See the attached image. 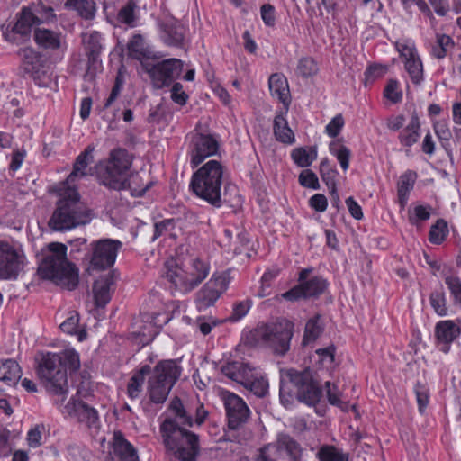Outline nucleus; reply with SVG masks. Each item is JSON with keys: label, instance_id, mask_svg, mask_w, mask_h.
<instances>
[{"label": "nucleus", "instance_id": "obj_20", "mask_svg": "<svg viewBox=\"0 0 461 461\" xmlns=\"http://www.w3.org/2000/svg\"><path fill=\"white\" fill-rule=\"evenodd\" d=\"M166 269L165 276L175 292L185 294L196 287L189 272L177 266L174 260L166 263Z\"/></svg>", "mask_w": 461, "mask_h": 461}, {"label": "nucleus", "instance_id": "obj_32", "mask_svg": "<svg viewBox=\"0 0 461 461\" xmlns=\"http://www.w3.org/2000/svg\"><path fill=\"white\" fill-rule=\"evenodd\" d=\"M417 174L413 171H407L400 176L397 185V194L401 206L405 207L410 192L413 189Z\"/></svg>", "mask_w": 461, "mask_h": 461}, {"label": "nucleus", "instance_id": "obj_36", "mask_svg": "<svg viewBox=\"0 0 461 461\" xmlns=\"http://www.w3.org/2000/svg\"><path fill=\"white\" fill-rule=\"evenodd\" d=\"M278 449L285 450L291 457L292 461H300L303 449L300 445L289 435L281 434L278 436L277 446Z\"/></svg>", "mask_w": 461, "mask_h": 461}, {"label": "nucleus", "instance_id": "obj_42", "mask_svg": "<svg viewBox=\"0 0 461 461\" xmlns=\"http://www.w3.org/2000/svg\"><path fill=\"white\" fill-rule=\"evenodd\" d=\"M243 386L258 397H264L268 389V382L263 376H258L255 372L251 373V378Z\"/></svg>", "mask_w": 461, "mask_h": 461}, {"label": "nucleus", "instance_id": "obj_59", "mask_svg": "<svg viewBox=\"0 0 461 461\" xmlns=\"http://www.w3.org/2000/svg\"><path fill=\"white\" fill-rule=\"evenodd\" d=\"M11 432L5 428H0V458L6 457L12 453L9 441Z\"/></svg>", "mask_w": 461, "mask_h": 461}, {"label": "nucleus", "instance_id": "obj_39", "mask_svg": "<svg viewBox=\"0 0 461 461\" xmlns=\"http://www.w3.org/2000/svg\"><path fill=\"white\" fill-rule=\"evenodd\" d=\"M291 157L297 166L307 167L317 158V149L316 147L297 148L292 151Z\"/></svg>", "mask_w": 461, "mask_h": 461}, {"label": "nucleus", "instance_id": "obj_53", "mask_svg": "<svg viewBox=\"0 0 461 461\" xmlns=\"http://www.w3.org/2000/svg\"><path fill=\"white\" fill-rule=\"evenodd\" d=\"M252 302L249 299L236 303L233 305L232 313L229 317V321L234 322L242 319L251 307Z\"/></svg>", "mask_w": 461, "mask_h": 461}, {"label": "nucleus", "instance_id": "obj_14", "mask_svg": "<svg viewBox=\"0 0 461 461\" xmlns=\"http://www.w3.org/2000/svg\"><path fill=\"white\" fill-rule=\"evenodd\" d=\"M184 63L178 59H167L153 65L148 73L156 88H163L170 86L183 70Z\"/></svg>", "mask_w": 461, "mask_h": 461}, {"label": "nucleus", "instance_id": "obj_27", "mask_svg": "<svg viewBox=\"0 0 461 461\" xmlns=\"http://www.w3.org/2000/svg\"><path fill=\"white\" fill-rule=\"evenodd\" d=\"M271 95L281 102L285 111H288L291 104V95L286 77L283 74H272L268 79Z\"/></svg>", "mask_w": 461, "mask_h": 461}, {"label": "nucleus", "instance_id": "obj_5", "mask_svg": "<svg viewBox=\"0 0 461 461\" xmlns=\"http://www.w3.org/2000/svg\"><path fill=\"white\" fill-rule=\"evenodd\" d=\"M91 220V211L80 201L77 190L68 186L60 194L48 226L53 231L64 232L86 225Z\"/></svg>", "mask_w": 461, "mask_h": 461}, {"label": "nucleus", "instance_id": "obj_24", "mask_svg": "<svg viewBox=\"0 0 461 461\" xmlns=\"http://www.w3.org/2000/svg\"><path fill=\"white\" fill-rule=\"evenodd\" d=\"M83 42L85 44L86 53L88 59V71H96L101 67L99 55L102 50V36L100 32L93 31L83 34Z\"/></svg>", "mask_w": 461, "mask_h": 461}, {"label": "nucleus", "instance_id": "obj_11", "mask_svg": "<svg viewBox=\"0 0 461 461\" xmlns=\"http://www.w3.org/2000/svg\"><path fill=\"white\" fill-rule=\"evenodd\" d=\"M312 268H304L299 274L300 284L282 294L288 301H297L301 298H316L322 294L328 287V282L322 276L309 277Z\"/></svg>", "mask_w": 461, "mask_h": 461}, {"label": "nucleus", "instance_id": "obj_16", "mask_svg": "<svg viewBox=\"0 0 461 461\" xmlns=\"http://www.w3.org/2000/svg\"><path fill=\"white\" fill-rule=\"evenodd\" d=\"M32 26L39 27L38 14L31 7H23L16 14V22L8 25L5 38L14 42L24 41L29 39Z\"/></svg>", "mask_w": 461, "mask_h": 461}, {"label": "nucleus", "instance_id": "obj_6", "mask_svg": "<svg viewBox=\"0 0 461 461\" xmlns=\"http://www.w3.org/2000/svg\"><path fill=\"white\" fill-rule=\"evenodd\" d=\"M289 384L294 386L298 401L307 405L316 404L321 397V389L314 381L309 369L303 371L288 369L281 375L279 389L280 401L285 407L293 402Z\"/></svg>", "mask_w": 461, "mask_h": 461}, {"label": "nucleus", "instance_id": "obj_38", "mask_svg": "<svg viewBox=\"0 0 461 461\" xmlns=\"http://www.w3.org/2000/svg\"><path fill=\"white\" fill-rule=\"evenodd\" d=\"M324 330V325L321 321V315L317 314L314 317L308 320L305 324L304 334L303 342L308 344L316 340Z\"/></svg>", "mask_w": 461, "mask_h": 461}, {"label": "nucleus", "instance_id": "obj_51", "mask_svg": "<svg viewBox=\"0 0 461 461\" xmlns=\"http://www.w3.org/2000/svg\"><path fill=\"white\" fill-rule=\"evenodd\" d=\"M331 154H333L340 164L341 168L346 171L349 167V159L351 156L350 150L346 146H339L338 149L335 148V143H331L330 146Z\"/></svg>", "mask_w": 461, "mask_h": 461}, {"label": "nucleus", "instance_id": "obj_2", "mask_svg": "<svg viewBox=\"0 0 461 461\" xmlns=\"http://www.w3.org/2000/svg\"><path fill=\"white\" fill-rule=\"evenodd\" d=\"M36 373L47 391L55 395L68 393L67 370L76 372L80 367L78 353L68 348L60 353L40 352L35 357Z\"/></svg>", "mask_w": 461, "mask_h": 461}, {"label": "nucleus", "instance_id": "obj_41", "mask_svg": "<svg viewBox=\"0 0 461 461\" xmlns=\"http://www.w3.org/2000/svg\"><path fill=\"white\" fill-rule=\"evenodd\" d=\"M448 235V226L445 220L438 219L431 227L429 232V240L432 244H441Z\"/></svg>", "mask_w": 461, "mask_h": 461}, {"label": "nucleus", "instance_id": "obj_64", "mask_svg": "<svg viewBox=\"0 0 461 461\" xmlns=\"http://www.w3.org/2000/svg\"><path fill=\"white\" fill-rule=\"evenodd\" d=\"M309 204L316 212H322L327 209L328 201L324 194H316L310 198Z\"/></svg>", "mask_w": 461, "mask_h": 461}, {"label": "nucleus", "instance_id": "obj_60", "mask_svg": "<svg viewBox=\"0 0 461 461\" xmlns=\"http://www.w3.org/2000/svg\"><path fill=\"white\" fill-rule=\"evenodd\" d=\"M79 322V316L77 312H70V315L60 324V329L68 334L77 333Z\"/></svg>", "mask_w": 461, "mask_h": 461}, {"label": "nucleus", "instance_id": "obj_29", "mask_svg": "<svg viewBox=\"0 0 461 461\" xmlns=\"http://www.w3.org/2000/svg\"><path fill=\"white\" fill-rule=\"evenodd\" d=\"M287 111L277 112L274 119V134L276 139L285 144H293L295 140L294 134L285 117Z\"/></svg>", "mask_w": 461, "mask_h": 461}, {"label": "nucleus", "instance_id": "obj_49", "mask_svg": "<svg viewBox=\"0 0 461 461\" xmlns=\"http://www.w3.org/2000/svg\"><path fill=\"white\" fill-rule=\"evenodd\" d=\"M414 393L419 407V411L423 413L429 404V391L425 384L417 382L414 386Z\"/></svg>", "mask_w": 461, "mask_h": 461}, {"label": "nucleus", "instance_id": "obj_10", "mask_svg": "<svg viewBox=\"0 0 461 461\" xmlns=\"http://www.w3.org/2000/svg\"><path fill=\"white\" fill-rule=\"evenodd\" d=\"M190 141L187 147V154L190 158L192 167H198L207 158L215 155L219 149L216 138L210 134L207 127L200 122L189 135Z\"/></svg>", "mask_w": 461, "mask_h": 461}, {"label": "nucleus", "instance_id": "obj_61", "mask_svg": "<svg viewBox=\"0 0 461 461\" xmlns=\"http://www.w3.org/2000/svg\"><path fill=\"white\" fill-rule=\"evenodd\" d=\"M435 133L442 142V145L446 147L448 144L452 133L447 126V124L444 122H438L434 124Z\"/></svg>", "mask_w": 461, "mask_h": 461}, {"label": "nucleus", "instance_id": "obj_57", "mask_svg": "<svg viewBox=\"0 0 461 461\" xmlns=\"http://www.w3.org/2000/svg\"><path fill=\"white\" fill-rule=\"evenodd\" d=\"M344 124H345V122H344V118H343L342 114H340V113L337 114L327 124V126L325 128V131L330 137L335 138L339 134Z\"/></svg>", "mask_w": 461, "mask_h": 461}, {"label": "nucleus", "instance_id": "obj_48", "mask_svg": "<svg viewBox=\"0 0 461 461\" xmlns=\"http://www.w3.org/2000/svg\"><path fill=\"white\" fill-rule=\"evenodd\" d=\"M320 173L321 179L325 182L328 188H333L336 186L335 177L337 171L332 168L327 158L321 160L320 164Z\"/></svg>", "mask_w": 461, "mask_h": 461}, {"label": "nucleus", "instance_id": "obj_31", "mask_svg": "<svg viewBox=\"0 0 461 461\" xmlns=\"http://www.w3.org/2000/svg\"><path fill=\"white\" fill-rule=\"evenodd\" d=\"M420 120L416 114H412L408 125L400 132L399 141L405 147H411L420 139Z\"/></svg>", "mask_w": 461, "mask_h": 461}, {"label": "nucleus", "instance_id": "obj_26", "mask_svg": "<svg viewBox=\"0 0 461 461\" xmlns=\"http://www.w3.org/2000/svg\"><path fill=\"white\" fill-rule=\"evenodd\" d=\"M94 150L95 147L93 145H88L86 149L77 157L73 165V170L67 177L65 183H63L64 185H68V187L71 185L74 186V184L77 179L87 175L86 168L94 160Z\"/></svg>", "mask_w": 461, "mask_h": 461}, {"label": "nucleus", "instance_id": "obj_43", "mask_svg": "<svg viewBox=\"0 0 461 461\" xmlns=\"http://www.w3.org/2000/svg\"><path fill=\"white\" fill-rule=\"evenodd\" d=\"M209 265L200 258L192 260V271L189 272L195 286H198L209 275Z\"/></svg>", "mask_w": 461, "mask_h": 461}, {"label": "nucleus", "instance_id": "obj_12", "mask_svg": "<svg viewBox=\"0 0 461 461\" xmlns=\"http://www.w3.org/2000/svg\"><path fill=\"white\" fill-rule=\"evenodd\" d=\"M122 248L118 240L101 239L90 244V265L94 269H105L114 265L117 254Z\"/></svg>", "mask_w": 461, "mask_h": 461}, {"label": "nucleus", "instance_id": "obj_17", "mask_svg": "<svg viewBox=\"0 0 461 461\" xmlns=\"http://www.w3.org/2000/svg\"><path fill=\"white\" fill-rule=\"evenodd\" d=\"M230 280L227 275H213L197 293L196 304L200 311L213 305L220 296L227 290Z\"/></svg>", "mask_w": 461, "mask_h": 461}, {"label": "nucleus", "instance_id": "obj_28", "mask_svg": "<svg viewBox=\"0 0 461 461\" xmlns=\"http://www.w3.org/2000/svg\"><path fill=\"white\" fill-rule=\"evenodd\" d=\"M221 371L228 378L243 385L251 378L254 370L246 363L232 361L223 365Z\"/></svg>", "mask_w": 461, "mask_h": 461}, {"label": "nucleus", "instance_id": "obj_34", "mask_svg": "<svg viewBox=\"0 0 461 461\" xmlns=\"http://www.w3.org/2000/svg\"><path fill=\"white\" fill-rule=\"evenodd\" d=\"M150 366L145 365L131 377L127 386V393L131 399L134 400L140 397L142 392L145 376L150 374Z\"/></svg>", "mask_w": 461, "mask_h": 461}, {"label": "nucleus", "instance_id": "obj_8", "mask_svg": "<svg viewBox=\"0 0 461 461\" xmlns=\"http://www.w3.org/2000/svg\"><path fill=\"white\" fill-rule=\"evenodd\" d=\"M254 340L284 356L290 349L294 323L286 319L258 325L251 332Z\"/></svg>", "mask_w": 461, "mask_h": 461}, {"label": "nucleus", "instance_id": "obj_15", "mask_svg": "<svg viewBox=\"0 0 461 461\" xmlns=\"http://www.w3.org/2000/svg\"><path fill=\"white\" fill-rule=\"evenodd\" d=\"M23 253L7 242H0V278L14 279L23 269Z\"/></svg>", "mask_w": 461, "mask_h": 461}, {"label": "nucleus", "instance_id": "obj_37", "mask_svg": "<svg viewBox=\"0 0 461 461\" xmlns=\"http://www.w3.org/2000/svg\"><path fill=\"white\" fill-rule=\"evenodd\" d=\"M319 461H349V455L332 445L321 446L317 454Z\"/></svg>", "mask_w": 461, "mask_h": 461}, {"label": "nucleus", "instance_id": "obj_9", "mask_svg": "<svg viewBox=\"0 0 461 461\" xmlns=\"http://www.w3.org/2000/svg\"><path fill=\"white\" fill-rule=\"evenodd\" d=\"M181 368L174 360L158 362L148 382V394L151 402L162 404L178 380Z\"/></svg>", "mask_w": 461, "mask_h": 461}, {"label": "nucleus", "instance_id": "obj_33", "mask_svg": "<svg viewBox=\"0 0 461 461\" xmlns=\"http://www.w3.org/2000/svg\"><path fill=\"white\" fill-rule=\"evenodd\" d=\"M22 376V369L13 359L0 361V380L8 384H15Z\"/></svg>", "mask_w": 461, "mask_h": 461}, {"label": "nucleus", "instance_id": "obj_25", "mask_svg": "<svg viewBox=\"0 0 461 461\" xmlns=\"http://www.w3.org/2000/svg\"><path fill=\"white\" fill-rule=\"evenodd\" d=\"M114 285L115 276L113 273L101 276L95 281L93 294L97 307H104L110 302Z\"/></svg>", "mask_w": 461, "mask_h": 461}, {"label": "nucleus", "instance_id": "obj_50", "mask_svg": "<svg viewBox=\"0 0 461 461\" xmlns=\"http://www.w3.org/2000/svg\"><path fill=\"white\" fill-rule=\"evenodd\" d=\"M318 71V66L313 59L309 57L302 58L297 65V73L303 77L313 76Z\"/></svg>", "mask_w": 461, "mask_h": 461}, {"label": "nucleus", "instance_id": "obj_62", "mask_svg": "<svg viewBox=\"0 0 461 461\" xmlns=\"http://www.w3.org/2000/svg\"><path fill=\"white\" fill-rule=\"evenodd\" d=\"M261 18L267 26L273 27L276 23L275 7L270 4H264L260 8Z\"/></svg>", "mask_w": 461, "mask_h": 461}, {"label": "nucleus", "instance_id": "obj_54", "mask_svg": "<svg viewBox=\"0 0 461 461\" xmlns=\"http://www.w3.org/2000/svg\"><path fill=\"white\" fill-rule=\"evenodd\" d=\"M136 8V5L133 1H129L120 11L118 14V19L121 23L128 24L130 26H133L135 16L134 10Z\"/></svg>", "mask_w": 461, "mask_h": 461}, {"label": "nucleus", "instance_id": "obj_1", "mask_svg": "<svg viewBox=\"0 0 461 461\" xmlns=\"http://www.w3.org/2000/svg\"><path fill=\"white\" fill-rule=\"evenodd\" d=\"M168 411L172 415L167 417L159 426L165 447L175 451L182 461H195L199 452L198 436L185 429L193 426L192 416L178 397L170 402Z\"/></svg>", "mask_w": 461, "mask_h": 461}, {"label": "nucleus", "instance_id": "obj_45", "mask_svg": "<svg viewBox=\"0 0 461 461\" xmlns=\"http://www.w3.org/2000/svg\"><path fill=\"white\" fill-rule=\"evenodd\" d=\"M453 46L454 41L448 35L438 34L436 43L432 47V55L437 59H443Z\"/></svg>", "mask_w": 461, "mask_h": 461}, {"label": "nucleus", "instance_id": "obj_46", "mask_svg": "<svg viewBox=\"0 0 461 461\" xmlns=\"http://www.w3.org/2000/svg\"><path fill=\"white\" fill-rule=\"evenodd\" d=\"M432 207L430 205H416L412 212H410L409 221L412 225H419L428 221L431 216Z\"/></svg>", "mask_w": 461, "mask_h": 461}, {"label": "nucleus", "instance_id": "obj_19", "mask_svg": "<svg viewBox=\"0 0 461 461\" xmlns=\"http://www.w3.org/2000/svg\"><path fill=\"white\" fill-rule=\"evenodd\" d=\"M159 37L161 41L169 47L186 49L187 40L185 38L186 29L175 19H169L159 23Z\"/></svg>", "mask_w": 461, "mask_h": 461}, {"label": "nucleus", "instance_id": "obj_4", "mask_svg": "<svg viewBox=\"0 0 461 461\" xmlns=\"http://www.w3.org/2000/svg\"><path fill=\"white\" fill-rule=\"evenodd\" d=\"M68 248L59 242L50 243L42 252L38 267V274L56 285L75 289L78 285V268L67 257Z\"/></svg>", "mask_w": 461, "mask_h": 461}, {"label": "nucleus", "instance_id": "obj_13", "mask_svg": "<svg viewBox=\"0 0 461 461\" xmlns=\"http://www.w3.org/2000/svg\"><path fill=\"white\" fill-rule=\"evenodd\" d=\"M219 396L223 402L230 429H237L247 422L250 411L241 397L224 389L219 390Z\"/></svg>", "mask_w": 461, "mask_h": 461}, {"label": "nucleus", "instance_id": "obj_35", "mask_svg": "<svg viewBox=\"0 0 461 461\" xmlns=\"http://www.w3.org/2000/svg\"><path fill=\"white\" fill-rule=\"evenodd\" d=\"M128 54L131 58L142 60L150 58V50L140 34L133 35L127 44Z\"/></svg>", "mask_w": 461, "mask_h": 461}, {"label": "nucleus", "instance_id": "obj_56", "mask_svg": "<svg viewBox=\"0 0 461 461\" xmlns=\"http://www.w3.org/2000/svg\"><path fill=\"white\" fill-rule=\"evenodd\" d=\"M398 81L390 79L384 90V96L393 103H398L402 99V93L398 91Z\"/></svg>", "mask_w": 461, "mask_h": 461}, {"label": "nucleus", "instance_id": "obj_47", "mask_svg": "<svg viewBox=\"0 0 461 461\" xmlns=\"http://www.w3.org/2000/svg\"><path fill=\"white\" fill-rule=\"evenodd\" d=\"M325 389L329 402L332 405L339 407L343 411H347L348 402H345L340 399V392L338 389V386L334 384H331L330 382H326Z\"/></svg>", "mask_w": 461, "mask_h": 461}, {"label": "nucleus", "instance_id": "obj_22", "mask_svg": "<svg viewBox=\"0 0 461 461\" xmlns=\"http://www.w3.org/2000/svg\"><path fill=\"white\" fill-rule=\"evenodd\" d=\"M400 52L402 58L404 59V68L411 82L416 86H420L424 80V70L417 50L414 47L403 45Z\"/></svg>", "mask_w": 461, "mask_h": 461}, {"label": "nucleus", "instance_id": "obj_18", "mask_svg": "<svg viewBox=\"0 0 461 461\" xmlns=\"http://www.w3.org/2000/svg\"><path fill=\"white\" fill-rule=\"evenodd\" d=\"M88 395L87 388H78L75 398L68 402V407L71 410L70 414L74 415L79 422L92 428L96 427L99 418L97 411L82 401L83 398H87Z\"/></svg>", "mask_w": 461, "mask_h": 461}, {"label": "nucleus", "instance_id": "obj_7", "mask_svg": "<svg viewBox=\"0 0 461 461\" xmlns=\"http://www.w3.org/2000/svg\"><path fill=\"white\" fill-rule=\"evenodd\" d=\"M222 166L215 159L209 160L194 173L190 188L201 199L220 208L221 201Z\"/></svg>", "mask_w": 461, "mask_h": 461}, {"label": "nucleus", "instance_id": "obj_58", "mask_svg": "<svg viewBox=\"0 0 461 461\" xmlns=\"http://www.w3.org/2000/svg\"><path fill=\"white\" fill-rule=\"evenodd\" d=\"M255 461H278L277 448L274 445H267L261 447Z\"/></svg>", "mask_w": 461, "mask_h": 461}, {"label": "nucleus", "instance_id": "obj_3", "mask_svg": "<svg viewBox=\"0 0 461 461\" xmlns=\"http://www.w3.org/2000/svg\"><path fill=\"white\" fill-rule=\"evenodd\" d=\"M132 156L124 149H115L110 152L108 160L98 171L100 184L113 190L130 189L133 196H142L149 188L139 185V174L131 172Z\"/></svg>", "mask_w": 461, "mask_h": 461}, {"label": "nucleus", "instance_id": "obj_21", "mask_svg": "<svg viewBox=\"0 0 461 461\" xmlns=\"http://www.w3.org/2000/svg\"><path fill=\"white\" fill-rule=\"evenodd\" d=\"M33 39L37 46L45 50L57 51L67 48L65 37L59 30L35 27Z\"/></svg>", "mask_w": 461, "mask_h": 461}, {"label": "nucleus", "instance_id": "obj_63", "mask_svg": "<svg viewBox=\"0 0 461 461\" xmlns=\"http://www.w3.org/2000/svg\"><path fill=\"white\" fill-rule=\"evenodd\" d=\"M172 100L180 104L185 105L187 102L188 95L184 92L183 86L180 83H175L171 88Z\"/></svg>", "mask_w": 461, "mask_h": 461}, {"label": "nucleus", "instance_id": "obj_23", "mask_svg": "<svg viewBox=\"0 0 461 461\" xmlns=\"http://www.w3.org/2000/svg\"><path fill=\"white\" fill-rule=\"evenodd\" d=\"M461 334V327L454 321L446 320L438 321L435 326V337L441 345L440 350L448 353L450 343Z\"/></svg>", "mask_w": 461, "mask_h": 461}, {"label": "nucleus", "instance_id": "obj_52", "mask_svg": "<svg viewBox=\"0 0 461 461\" xmlns=\"http://www.w3.org/2000/svg\"><path fill=\"white\" fill-rule=\"evenodd\" d=\"M447 285L454 302L458 303L461 302V279L456 276H447L445 277Z\"/></svg>", "mask_w": 461, "mask_h": 461}, {"label": "nucleus", "instance_id": "obj_55", "mask_svg": "<svg viewBox=\"0 0 461 461\" xmlns=\"http://www.w3.org/2000/svg\"><path fill=\"white\" fill-rule=\"evenodd\" d=\"M299 183L302 186L312 188V189H319V180L315 173H313L310 169H305L301 172L299 175Z\"/></svg>", "mask_w": 461, "mask_h": 461}, {"label": "nucleus", "instance_id": "obj_44", "mask_svg": "<svg viewBox=\"0 0 461 461\" xmlns=\"http://www.w3.org/2000/svg\"><path fill=\"white\" fill-rule=\"evenodd\" d=\"M429 303L434 312L439 316L447 315V299L445 292L441 287L438 290H435L430 294Z\"/></svg>", "mask_w": 461, "mask_h": 461}, {"label": "nucleus", "instance_id": "obj_30", "mask_svg": "<svg viewBox=\"0 0 461 461\" xmlns=\"http://www.w3.org/2000/svg\"><path fill=\"white\" fill-rule=\"evenodd\" d=\"M113 452L122 461H139L136 449L120 433L114 434Z\"/></svg>", "mask_w": 461, "mask_h": 461}, {"label": "nucleus", "instance_id": "obj_40", "mask_svg": "<svg viewBox=\"0 0 461 461\" xmlns=\"http://www.w3.org/2000/svg\"><path fill=\"white\" fill-rule=\"evenodd\" d=\"M66 5L76 9L86 20L93 19L96 10L93 0H67Z\"/></svg>", "mask_w": 461, "mask_h": 461}]
</instances>
